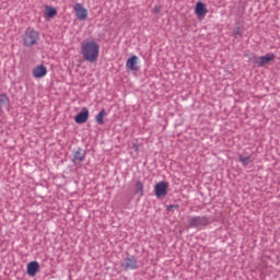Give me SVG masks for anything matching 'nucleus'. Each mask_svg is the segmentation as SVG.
<instances>
[{
    "instance_id": "obj_1",
    "label": "nucleus",
    "mask_w": 280,
    "mask_h": 280,
    "mask_svg": "<svg viewBox=\"0 0 280 280\" xmlns=\"http://www.w3.org/2000/svg\"><path fill=\"white\" fill-rule=\"evenodd\" d=\"M81 55L86 62H96L100 58V44L95 39H85L81 44Z\"/></svg>"
},
{
    "instance_id": "obj_2",
    "label": "nucleus",
    "mask_w": 280,
    "mask_h": 280,
    "mask_svg": "<svg viewBox=\"0 0 280 280\" xmlns=\"http://www.w3.org/2000/svg\"><path fill=\"white\" fill-rule=\"evenodd\" d=\"M39 40V33L35 28H26L23 35V43L25 47H33L37 45Z\"/></svg>"
},
{
    "instance_id": "obj_3",
    "label": "nucleus",
    "mask_w": 280,
    "mask_h": 280,
    "mask_svg": "<svg viewBox=\"0 0 280 280\" xmlns=\"http://www.w3.org/2000/svg\"><path fill=\"white\" fill-rule=\"evenodd\" d=\"M210 223L207 217H194L189 220V228L202 229Z\"/></svg>"
},
{
    "instance_id": "obj_4",
    "label": "nucleus",
    "mask_w": 280,
    "mask_h": 280,
    "mask_svg": "<svg viewBox=\"0 0 280 280\" xmlns=\"http://www.w3.org/2000/svg\"><path fill=\"white\" fill-rule=\"evenodd\" d=\"M73 10L80 21H85L88 19L89 11L82 3H75Z\"/></svg>"
},
{
    "instance_id": "obj_5",
    "label": "nucleus",
    "mask_w": 280,
    "mask_h": 280,
    "mask_svg": "<svg viewBox=\"0 0 280 280\" xmlns=\"http://www.w3.org/2000/svg\"><path fill=\"white\" fill-rule=\"evenodd\" d=\"M170 184L167 182H160L154 187V192L158 198L167 196V188Z\"/></svg>"
},
{
    "instance_id": "obj_6",
    "label": "nucleus",
    "mask_w": 280,
    "mask_h": 280,
    "mask_svg": "<svg viewBox=\"0 0 280 280\" xmlns=\"http://www.w3.org/2000/svg\"><path fill=\"white\" fill-rule=\"evenodd\" d=\"M32 74L35 79H43L48 74V68L44 66V63H40L39 66L33 68Z\"/></svg>"
},
{
    "instance_id": "obj_7",
    "label": "nucleus",
    "mask_w": 280,
    "mask_h": 280,
    "mask_svg": "<svg viewBox=\"0 0 280 280\" xmlns=\"http://www.w3.org/2000/svg\"><path fill=\"white\" fill-rule=\"evenodd\" d=\"M89 118H90V110H89L86 107H84V108H82V110L75 116L74 121H75L77 124L82 125V124H86V122L89 121Z\"/></svg>"
},
{
    "instance_id": "obj_8",
    "label": "nucleus",
    "mask_w": 280,
    "mask_h": 280,
    "mask_svg": "<svg viewBox=\"0 0 280 280\" xmlns=\"http://www.w3.org/2000/svg\"><path fill=\"white\" fill-rule=\"evenodd\" d=\"M85 158H86V152L83 151L82 149H79L74 152L72 162L77 166H82V163L85 160Z\"/></svg>"
},
{
    "instance_id": "obj_9",
    "label": "nucleus",
    "mask_w": 280,
    "mask_h": 280,
    "mask_svg": "<svg viewBox=\"0 0 280 280\" xmlns=\"http://www.w3.org/2000/svg\"><path fill=\"white\" fill-rule=\"evenodd\" d=\"M276 55L273 52H268V55H265L264 57H257L255 63L258 65V67H264L275 60Z\"/></svg>"
},
{
    "instance_id": "obj_10",
    "label": "nucleus",
    "mask_w": 280,
    "mask_h": 280,
    "mask_svg": "<svg viewBox=\"0 0 280 280\" xmlns=\"http://www.w3.org/2000/svg\"><path fill=\"white\" fill-rule=\"evenodd\" d=\"M138 62L139 57L137 55H132L131 57H129V59H127L126 68L130 71H137L139 70V67L137 66Z\"/></svg>"
},
{
    "instance_id": "obj_11",
    "label": "nucleus",
    "mask_w": 280,
    "mask_h": 280,
    "mask_svg": "<svg viewBox=\"0 0 280 280\" xmlns=\"http://www.w3.org/2000/svg\"><path fill=\"white\" fill-rule=\"evenodd\" d=\"M39 269L40 265L38 261H32L27 264V275L31 277H35Z\"/></svg>"
},
{
    "instance_id": "obj_12",
    "label": "nucleus",
    "mask_w": 280,
    "mask_h": 280,
    "mask_svg": "<svg viewBox=\"0 0 280 280\" xmlns=\"http://www.w3.org/2000/svg\"><path fill=\"white\" fill-rule=\"evenodd\" d=\"M208 13L206 4L201 1H198L195 7V14L197 16H205Z\"/></svg>"
},
{
    "instance_id": "obj_13",
    "label": "nucleus",
    "mask_w": 280,
    "mask_h": 280,
    "mask_svg": "<svg viewBox=\"0 0 280 280\" xmlns=\"http://www.w3.org/2000/svg\"><path fill=\"white\" fill-rule=\"evenodd\" d=\"M126 269L135 270L138 268L137 258L136 257H127L125 258V264L122 265Z\"/></svg>"
},
{
    "instance_id": "obj_14",
    "label": "nucleus",
    "mask_w": 280,
    "mask_h": 280,
    "mask_svg": "<svg viewBox=\"0 0 280 280\" xmlns=\"http://www.w3.org/2000/svg\"><path fill=\"white\" fill-rule=\"evenodd\" d=\"M57 15H58L57 8H55L52 5L45 7V18L46 19H54Z\"/></svg>"
},
{
    "instance_id": "obj_15",
    "label": "nucleus",
    "mask_w": 280,
    "mask_h": 280,
    "mask_svg": "<svg viewBox=\"0 0 280 280\" xmlns=\"http://www.w3.org/2000/svg\"><path fill=\"white\" fill-rule=\"evenodd\" d=\"M108 114H106V110L105 109H102L97 116L95 117V121L98 124V125H104V117L107 116Z\"/></svg>"
},
{
    "instance_id": "obj_16",
    "label": "nucleus",
    "mask_w": 280,
    "mask_h": 280,
    "mask_svg": "<svg viewBox=\"0 0 280 280\" xmlns=\"http://www.w3.org/2000/svg\"><path fill=\"white\" fill-rule=\"evenodd\" d=\"M9 104H10L9 96L5 94L0 95V107L7 106Z\"/></svg>"
},
{
    "instance_id": "obj_17",
    "label": "nucleus",
    "mask_w": 280,
    "mask_h": 280,
    "mask_svg": "<svg viewBox=\"0 0 280 280\" xmlns=\"http://www.w3.org/2000/svg\"><path fill=\"white\" fill-rule=\"evenodd\" d=\"M238 161L244 165L247 166L249 163H252V160L249 156H238Z\"/></svg>"
},
{
    "instance_id": "obj_18",
    "label": "nucleus",
    "mask_w": 280,
    "mask_h": 280,
    "mask_svg": "<svg viewBox=\"0 0 280 280\" xmlns=\"http://www.w3.org/2000/svg\"><path fill=\"white\" fill-rule=\"evenodd\" d=\"M136 194L143 196V183L141 182L136 183Z\"/></svg>"
},
{
    "instance_id": "obj_19",
    "label": "nucleus",
    "mask_w": 280,
    "mask_h": 280,
    "mask_svg": "<svg viewBox=\"0 0 280 280\" xmlns=\"http://www.w3.org/2000/svg\"><path fill=\"white\" fill-rule=\"evenodd\" d=\"M159 12H161V5H155V7L153 8V13H154V14H158Z\"/></svg>"
},
{
    "instance_id": "obj_20",
    "label": "nucleus",
    "mask_w": 280,
    "mask_h": 280,
    "mask_svg": "<svg viewBox=\"0 0 280 280\" xmlns=\"http://www.w3.org/2000/svg\"><path fill=\"white\" fill-rule=\"evenodd\" d=\"M242 35L240 28H237L236 31H234V36L235 38L240 37Z\"/></svg>"
},
{
    "instance_id": "obj_21",
    "label": "nucleus",
    "mask_w": 280,
    "mask_h": 280,
    "mask_svg": "<svg viewBox=\"0 0 280 280\" xmlns=\"http://www.w3.org/2000/svg\"><path fill=\"white\" fill-rule=\"evenodd\" d=\"M139 144H137V143H133L132 144V149L136 151V152H139Z\"/></svg>"
}]
</instances>
